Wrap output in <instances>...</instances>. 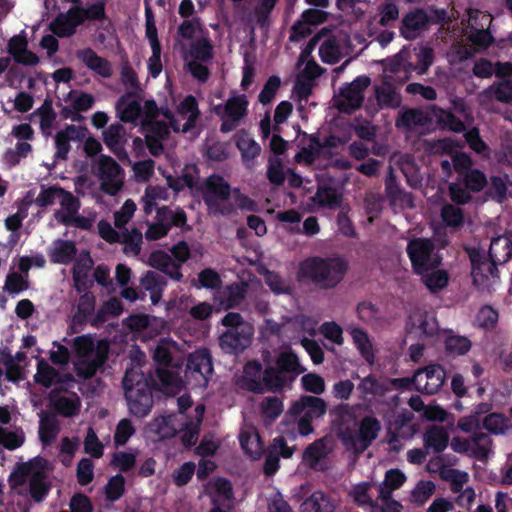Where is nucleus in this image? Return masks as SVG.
<instances>
[{
    "label": "nucleus",
    "mask_w": 512,
    "mask_h": 512,
    "mask_svg": "<svg viewBox=\"0 0 512 512\" xmlns=\"http://www.w3.org/2000/svg\"><path fill=\"white\" fill-rule=\"evenodd\" d=\"M264 367L258 360L248 361L239 380L242 389L255 394L281 392L305 371L291 349L281 351L271 360L269 351L263 354Z\"/></svg>",
    "instance_id": "nucleus-1"
},
{
    "label": "nucleus",
    "mask_w": 512,
    "mask_h": 512,
    "mask_svg": "<svg viewBox=\"0 0 512 512\" xmlns=\"http://www.w3.org/2000/svg\"><path fill=\"white\" fill-rule=\"evenodd\" d=\"M347 271L348 263L340 257L313 256L300 262L298 277L320 290H330L343 280Z\"/></svg>",
    "instance_id": "nucleus-2"
},
{
    "label": "nucleus",
    "mask_w": 512,
    "mask_h": 512,
    "mask_svg": "<svg viewBox=\"0 0 512 512\" xmlns=\"http://www.w3.org/2000/svg\"><path fill=\"white\" fill-rule=\"evenodd\" d=\"M406 253L415 274H425L442 265V254L431 238L410 239L406 246Z\"/></svg>",
    "instance_id": "nucleus-3"
},
{
    "label": "nucleus",
    "mask_w": 512,
    "mask_h": 512,
    "mask_svg": "<svg viewBox=\"0 0 512 512\" xmlns=\"http://www.w3.org/2000/svg\"><path fill=\"white\" fill-rule=\"evenodd\" d=\"M326 412V401L323 398L312 395H301L298 400L293 402L289 409V413L298 418V432L302 436L312 433V422L322 418Z\"/></svg>",
    "instance_id": "nucleus-4"
},
{
    "label": "nucleus",
    "mask_w": 512,
    "mask_h": 512,
    "mask_svg": "<svg viewBox=\"0 0 512 512\" xmlns=\"http://www.w3.org/2000/svg\"><path fill=\"white\" fill-rule=\"evenodd\" d=\"M367 75L357 76L351 83L340 89L336 107L342 113H352L359 109L364 101V91L370 85Z\"/></svg>",
    "instance_id": "nucleus-5"
},
{
    "label": "nucleus",
    "mask_w": 512,
    "mask_h": 512,
    "mask_svg": "<svg viewBox=\"0 0 512 512\" xmlns=\"http://www.w3.org/2000/svg\"><path fill=\"white\" fill-rule=\"evenodd\" d=\"M471 261L474 286L478 288L489 287V279L499 278L498 264L486 256L485 252L481 249L472 248L468 251Z\"/></svg>",
    "instance_id": "nucleus-6"
},
{
    "label": "nucleus",
    "mask_w": 512,
    "mask_h": 512,
    "mask_svg": "<svg viewBox=\"0 0 512 512\" xmlns=\"http://www.w3.org/2000/svg\"><path fill=\"white\" fill-rule=\"evenodd\" d=\"M446 378L445 369L439 364H430L416 371L413 383L418 391L427 395L437 393Z\"/></svg>",
    "instance_id": "nucleus-7"
},
{
    "label": "nucleus",
    "mask_w": 512,
    "mask_h": 512,
    "mask_svg": "<svg viewBox=\"0 0 512 512\" xmlns=\"http://www.w3.org/2000/svg\"><path fill=\"white\" fill-rule=\"evenodd\" d=\"M97 171L101 180V189L109 195H115L122 186L121 181L117 179L122 173L120 165L111 156L101 155L98 160Z\"/></svg>",
    "instance_id": "nucleus-8"
},
{
    "label": "nucleus",
    "mask_w": 512,
    "mask_h": 512,
    "mask_svg": "<svg viewBox=\"0 0 512 512\" xmlns=\"http://www.w3.org/2000/svg\"><path fill=\"white\" fill-rule=\"evenodd\" d=\"M110 353V343L106 339H99L97 354L93 358L80 359L74 364V371L78 378L92 379L105 365Z\"/></svg>",
    "instance_id": "nucleus-9"
},
{
    "label": "nucleus",
    "mask_w": 512,
    "mask_h": 512,
    "mask_svg": "<svg viewBox=\"0 0 512 512\" xmlns=\"http://www.w3.org/2000/svg\"><path fill=\"white\" fill-rule=\"evenodd\" d=\"M233 330H227L219 337V345L226 354L242 353L252 342L254 334L253 326H243Z\"/></svg>",
    "instance_id": "nucleus-10"
},
{
    "label": "nucleus",
    "mask_w": 512,
    "mask_h": 512,
    "mask_svg": "<svg viewBox=\"0 0 512 512\" xmlns=\"http://www.w3.org/2000/svg\"><path fill=\"white\" fill-rule=\"evenodd\" d=\"M471 444L474 445L473 456L480 461L486 460L490 446L492 445V440L488 434L482 431L473 432L469 439L454 437L451 442V448L457 453L464 454L470 450Z\"/></svg>",
    "instance_id": "nucleus-11"
},
{
    "label": "nucleus",
    "mask_w": 512,
    "mask_h": 512,
    "mask_svg": "<svg viewBox=\"0 0 512 512\" xmlns=\"http://www.w3.org/2000/svg\"><path fill=\"white\" fill-rule=\"evenodd\" d=\"M212 356L207 348H199L191 353L187 360L186 374L191 376L198 375L201 385L206 387L213 374Z\"/></svg>",
    "instance_id": "nucleus-12"
},
{
    "label": "nucleus",
    "mask_w": 512,
    "mask_h": 512,
    "mask_svg": "<svg viewBox=\"0 0 512 512\" xmlns=\"http://www.w3.org/2000/svg\"><path fill=\"white\" fill-rule=\"evenodd\" d=\"M247 293L246 282H233L216 291L214 300L221 309L229 310L238 307L245 300Z\"/></svg>",
    "instance_id": "nucleus-13"
},
{
    "label": "nucleus",
    "mask_w": 512,
    "mask_h": 512,
    "mask_svg": "<svg viewBox=\"0 0 512 512\" xmlns=\"http://www.w3.org/2000/svg\"><path fill=\"white\" fill-rule=\"evenodd\" d=\"M154 387L124 390L129 412L137 418L147 416L153 406L152 390Z\"/></svg>",
    "instance_id": "nucleus-14"
},
{
    "label": "nucleus",
    "mask_w": 512,
    "mask_h": 512,
    "mask_svg": "<svg viewBox=\"0 0 512 512\" xmlns=\"http://www.w3.org/2000/svg\"><path fill=\"white\" fill-rule=\"evenodd\" d=\"M425 9L416 8L409 11L402 19L400 34L406 40H415L428 30V20Z\"/></svg>",
    "instance_id": "nucleus-15"
},
{
    "label": "nucleus",
    "mask_w": 512,
    "mask_h": 512,
    "mask_svg": "<svg viewBox=\"0 0 512 512\" xmlns=\"http://www.w3.org/2000/svg\"><path fill=\"white\" fill-rule=\"evenodd\" d=\"M230 184L220 175L213 174L205 182L204 202L209 207H215L219 201L229 200Z\"/></svg>",
    "instance_id": "nucleus-16"
},
{
    "label": "nucleus",
    "mask_w": 512,
    "mask_h": 512,
    "mask_svg": "<svg viewBox=\"0 0 512 512\" xmlns=\"http://www.w3.org/2000/svg\"><path fill=\"white\" fill-rule=\"evenodd\" d=\"M75 55L89 70L102 78H110L112 76L113 69L110 61L99 56L92 48L79 49Z\"/></svg>",
    "instance_id": "nucleus-17"
},
{
    "label": "nucleus",
    "mask_w": 512,
    "mask_h": 512,
    "mask_svg": "<svg viewBox=\"0 0 512 512\" xmlns=\"http://www.w3.org/2000/svg\"><path fill=\"white\" fill-rule=\"evenodd\" d=\"M380 429L381 425L378 419L372 416L364 417L360 423L358 435L350 437L355 449L359 452L365 451L377 438Z\"/></svg>",
    "instance_id": "nucleus-18"
},
{
    "label": "nucleus",
    "mask_w": 512,
    "mask_h": 512,
    "mask_svg": "<svg viewBox=\"0 0 512 512\" xmlns=\"http://www.w3.org/2000/svg\"><path fill=\"white\" fill-rule=\"evenodd\" d=\"M328 454L329 449L324 439H318L305 448L302 460L310 469L324 472L328 469L324 462Z\"/></svg>",
    "instance_id": "nucleus-19"
},
{
    "label": "nucleus",
    "mask_w": 512,
    "mask_h": 512,
    "mask_svg": "<svg viewBox=\"0 0 512 512\" xmlns=\"http://www.w3.org/2000/svg\"><path fill=\"white\" fill-rule=\"evenodd\" d=\"M351 378L360 380L357 390L361 399H366L368 396L382 397L390 390L388 380L378 379L373 374L361 378L357 372H352Z\"/></svg>",
    "instance_id": "nucleus-20"
},
{
    "label": "nucleus",
    "mask_w": 512,
    "mask_h": 512,
    "mask_svg": "<svg viewBox=\"0 0 512 512\" xmlns=\"http://www.w3.org/2000/svg\"><path fill=\"white\" fill-rule=\"evenodd\" d=\"M39 416V440L43 447H49L55 442L60 433V421L56 415L44 411H41Z\"/></svg>",
    "instance_id": "nucleus-21"
},
{
    "label": "nucleus",
    "mask_w": 512,
    "mask_h": 512,
    "mask_svg": "<svg viewBox=\"0 0 512 512\" xmlns=\"http://www.w3.org/2000/svg\"><path fill=\"white\" fill-rule=\"evenodd\" d=\"M449 444V434L443 426L432 425L423 434V446L427 452L439 454Z\"/></svg>",
    "instance_id": "nucleus-22"
},
{
    "label": "nucleus",
    "mask_w": 512,
    "mask_h": 512,
    "mask_svg": "<svg viewBox=\"0 0 512 512\" xmlns=\"http://www.w3.org/2000/svg\"><path fill=\"white\" fill-rule=\"evenodd\" d=\"M125 128L120 123L111 124L103 132V141L105 145L114 153L118 159L124 160L128 158L124 148Z\"/></svg>",
    "instance_id": "nucleus-23"
},
{
    "label": "nucleus",
    "mask_w": 512,
    "mask_h": 512,
    "mask_svg": "<svg viewBox=\"0 0 512 512\" xmlns=\"http://www.w3.org/2000/svg\"><path fill=\"white\" fill-rule=\"evenodd\" d=\"M122 385L124 390L148 387L159 389L158 383L151 371L145 373L140 367L136 366L130 367L125 371Z\"/></svg>",
    "instance_id": "nucleus-24"
},
{
    "label": "nucleus",
    "mask_w": 512,
    "mask_h": 512,
    "mask_svg": "<svg viewBox=\"0 0 512 512\" xmlns=\"http://www.w3.org/2000/svg\"><path fill=\"white\" fill-rule=\"evenodd\" d=\"M49 400L54 411L63 417H74L81 408V400L75 392L71 393V397H66L56 396L55 390H52L49 394Z\"/></svg>",
    "instance_id": "nucleus-25"
},
{
    "label": "nucleus",
    "mask_w": 512,
    "mask_h": 512,
    "mask_svg": "<svg viewBox=\"0 0 512 512\" xmlns=\"http://www.w3.org/2000/svg\"><path fill=\"white\" fill-rule=\"evenodd\" d=\"M46 473L42 470L34 471L28 481L22 496L30 495L35 502H41L48 495L51 485L46 481Z\"/></svg>",
    "instance_id": "nucleus-26"
},
{
    "label": "nucleus",
    "mask_w": 512,
    "mask_h": 512,
    "mask_svg": "<svg viewBox=\"0 0 512 512\" xmlns=\"http://www.w3.org/2000/svg\"><path fill=\"white\" fill-rule=\"evenodd\" d=\"M335 504L323 491H314L300 506V512H334Z\"/></svg>",
    "instance_id": "nucleus-27"
},
{
    "label": "nucleus",
    "mask_w": 512,
    "mask_h": 512,
    "mask_svg": "<svg viewBox=\"0 0 512 512\" xmlns=\"http://www.w3.org/2000/svg\"><path fill=\"white\" fill-rule=\"evenodd\" d=\"M489 100H496L503 104L512 103V79H504L493 82L485 88L481 94Z\"/></svg>",
    "instance_id": "nucleus-28"
},
{
    "label": "nucleus",
    "mask_w": 512,
    "mask_h": 512,
    "mask_svg": "<svg viewBox=\"0 0 512 512\" xmlns=\"http://www.w3.org/2000/svg\"><path fill=\"white\" fill-rule=\"evenodd\" d=\"M235 145L241 152L244 163L253 161L261 152L260 145L245 130L237 132L234 136Z\"/></svg>",
    "instance_id": "nucleus-29"
},
{
    "label": "nucleus",
    "mask_w": 512,
    "mask_h": 512,
    "mask_svg": "<svg viewBox=\"0 0 512 512\" xmlns=\"http://www.w3.org/2000/svg\"><path fill=\"white\" fill-rule=\"evenodd\" d=\"M488 257L498 265L508 262L512 258V240L507 236H498L493 238Z\"/></svg>",
    "instance_id": "nucleus-30"
},
{
    "label": "nucleus",
    "mask_w": 512,
    "mask_h": 512,
    "mask_svg": "<svg viewBox=\"0 0 512 512\" xmlns=\"http://www.w3.org/2000/svg\"><path fill=\"white\" fill-rule=\"evenodd\" d=\"M70 346L78 360L89 358L92 354H97L99 340L95 342L92 334H83L76 336L70 341Z\"/></svg>",
    "instance_id": "nucleus-31"
},
{
    "label": "nucleus",
    "mask_w": 512,
    "mask_h": 512,
    "mask_svg": "<svg viewBox=\"0 0 512 512\" xmlns=\"http://www.w3.org/2000/svg\"><path fill=\"white\" fill-rule=\"evenodd\" d=\"M77 249L74 242L58 239L54 248L50 250V261L55 264H69L76 256Z\"/></svg>",
    "instance_id": "nucleus-32"
},
{
    "label": "nucleus",
    "mask_w": 512,
    "mask_h": 512,
    "mask_svg": "<svg viewBox=\"0 0 512 512\" xmlns=\"http://www.w3.org/2000/svg\"><path fill=\"white\" fill-rule=\"evenodd\" d=\"M439 477L441 480L450 483V490L454 494H459L469 481V474L466 471L448 466H442L439 469Z\"/></svg>",
    "instance_id": "nucleus-33"
},
{
    "label": "nucleus",
    "mask_w": 512,
    "mask_h": 512,
    "mask_svg": "<svg viewBox=\"0 0 512 512\" xmlns=\"http://www.w3.org/2000/svg\"><path fill=\"white\" fill-rule=\"evenodd\" d=\"M375 97L381 109H395L401 104V96L396 92L395 87L386 81L381 86L375 87Z\"/></svg>",
    "instance_id": "nucleus-34"
},
{
    "label": "nucleus",
    "mask_w": 512,
    "mask_h": 512,
    "mask_svg": "<svg viewBox=\"0 0 512 512\" xmlns=\"http://www.w3.org/2000/svg\"><path fill=\"white\" fill-rule=\"evenodd\" d=\"M350 334L360 355L369 364H374L375 354L368 333L360 327H354L351 329Z\"/></svg>",
    "instance_id": "nucleus-35"
},
{
    "label": "nucleus",
    "mask_w": 512,
    "mask_h": 512,
    "mask_svg": "<svg viewBox=\"0 0 512 512\" xmlns=\"http://www.w3.org/2000/svg\"><path fill=\"white\" fill-rule=\"evenodd\" d=\"M95 310V296L91 292H85L79 298L77 310L73 315L72 322L77 325H84Z\"/></svg>",
    "instance_id": "nucleus-36"
},
{
    "label": "nucleus",
    "mask_w": 512,
    "mask_h": 512,
    "mask_svg": "<svg viewBox=\"0 0 512 512\" xmlns=\"http://www.w3.org/2000/svg\"><path fill=\"white\" fill-rule=\"evenodd\" d=\"M130 96L127 94L126 96H122L116 105L117 113L120 120L124 123H133L135 122L140 114H141V105L137 100L126 101V97Z\"/></svg>",
    "instance_id": "nucleus-37"
},
{
    "label": "nucleus",
    "mask_w": 512,
    "mask_h": 512,
    "mask_svg": "<svg viewBox=\"0 0 512 512\" xmlns=\"http://www.w3.org/2000/svg\"><path fill=\"white\" fill-rule=\"evenodd\" d=\"M248 100L244 94L229 98L223 108V116L240 121L247 114Z\"/></svg>",
    "instance_id": "nucleus-38"
},
{
    "label": "nucleus",
    "mask_w": 512,
    "mask_h": 512,
    "mask_svg": "<svg viewBox=\"0 0 512 512\" xmlns=\"http://www.w3.org/2000/svg\"><path fill=\"white\" fill-rule=\"evenodd\" d=\"M399 168L411 188L417 189L422 185V176L419 167L410 155H406L400 159Z\"/></svg>",
    "instance_id": "nucleus-39"
},
{
    "label": "nucleus",
    "mask_w": 512,
    "mask_h": 512,
    "mask_svg": "<svg viewBox=\"0 0 512 512\" xmlns=\"http://www.w3.org/2000/svg\"><path fill=\"white\" fill-rule=\"evenodd\" d=\"M33 472L32 466L29 463H24L17 469V471L11 473L9 483L11 489L16 492L18 496H22L24 494L25 488L27 487L28 481Z\"/></svg>",
    "instance_id": "nucleus-40"
},
{
    "label": "nucleus",
    "mask_w": 512,
    "mask_h": 512,
    "mask_svg": "<svg viewBox=\"0 0 512 512\" xmlns=\"http://www.w3.org/2000/svg\"><path fill=\"white\" fill-rule=\"evenodd\" d=\"M427 116L419 109H407L396 119L397 128L411 129L417 126H423L427 123Z\"/></svg>",
    "instance_id": "nucleus-41"
},
{
    "label": "nucleus",
    "mask_w": 512,
    "mask_h": 512,
    "mask_svg": "<svg viewBox=\"0 0 512 512\" xmlns=\"http://www.w3.org/2000/svg\"><path fill=\"white\" fill-rule=\"evenodd\" d=\"M58 370L52 367L45 359L40 358L37 362V372L34 375V381L45 388H50L54 385Z\"/></svg>",
    "instance_id": "nucleus-42"
},
{
    "label": "nucleus",
    "mask_w": 512,
    "mask_h": 512,
    "mask_svg": "<svg viewBox=\"0 0 512 512\" xmlns=\"http://www.w3.org/2000/svg\"><path fill=\"white\" fill-rule=\"evenodd\" d=\"M315 200L321 207L334 209L341 205L342 194L339 193L334 187L323 186L318 188L315 195Z\"/></svg>",
    "instance_id": "nucleus-43"
},
{
    "label": "nucleus",
    "mask_w": 512,
    "mask_h": 512,
    "mask_svg": "<svg viewBox=\"0 0 512 512\" xmlns=\"http://www.w3.org/2000/svg\"><path fill=\"white\" fill-rule=\"evenodd\" d=\"M441 219L443 223L450 228H460L464 224V213L463 210L453 204H445L441 208Z\"/></svg>",
    "instance_id": "nucleus-44"
},
{
    "label": "nucleus",
    "mask_w": 512,
    "mask_h": 512,
    "mask_svg": "<svg viewBox=\"0 0 512 512\" xmlns=\"http://www.w3.org/2000/svg\"><path fill=\"white\" fill-rule=\"evenodd\" d=\"M420 275L424 284L431 292H438L448 285L449 276L445 270L437 268Z\"/></svg>",
    "instance_id": "nucleus-45"
},
{
    "label": "nucleus",
    "mask_w": 512,
    "mask_h": 512,
    "mask_svg": "<svg viewBox=\"0 0 512 512\" xmlns=\"http://www.w3.org/2000/svg\"><path fill=\"white\" fill-rule=\"evenodd\" d=\"M192 61L209 62L213 59V46L207 38H199L190 46Z\"/></svg>",
    "instance_id": "nucleus-46"
},
{
    "label": "nucleus",
    "mask_w": 512,
    "mask_h": 512,
    "mask_svg": "<svg viewBox=\"0 0 512 512\" xmlns=\"http://www.w3.org/2000/svg\"><path fill=\"white\" fill-rule=\"evenodd\" d=\"M482 426L492 434H504L509 427V419L503 413H490L484 417Z\"/></svg>",
    "instance_id": "nucleus-47"
},
{
    "label": "nucleus",
    "mask_w": 512,
    "mask_h": 512,
    "mask_svg": "<svg viewBox=\"0 0 512 512\" xmlns=\"http://www.w3.org/2000/svg\"><path fill=\"white\" fill-rule=\"evenodd\" d=\"M49 31L59 38H69L76 30L69 22L64 12H60L48 25Z\"/></svg>",
    "instance_id": "nucleus-48"
},
{
    "label": "nucleus",
    "mask_w": 512,
    "mask_h": 512,
    "mask_svg": "<svg viewBox=\"0 0 512 512\" xmlns=\"http://www.w3.org/2000/svg\"><path fill=\"white\" fill-rule=\"evenodd\" d=\"M125 477L122 474L112 476L105 486V498L109 502L119 500L125 493Z\"/></svg>",
    "instance_id": "nucleus-49"
},
{
    "label": "nucleus",
    "mask_w": 512,
    "mask_h": 512,
    "mask_svg": "<svg viewBox=\"0 0 512 512\" xmlns=\"http://www.w3.org/2000/svg\"><path fill=\"white\" fill-rule=\"evenodd\" d=\"M142 238V233L137 228H133L131 231L125 229L120 234V242L124 244V251L134 255L140 253Z\"/></svg>",
    "instance_id": "nucleus-50"
},
{
    "label": "nucleus",
    "mask_w": 512,
    "mask_h": 512,
    "mask_svg": "<svg viewBox=\"0 0 512 512\" xmlns=\"http://www.w3.org/2000/svg\"><path fill=\"white\" fill-rule=\"evenodd\" d=\"M508 179V175H505V178L501 176H491L490 183L487 188L486 194L497 203H503L507 197V185L506 180Z\"/></svg>",
    "instance_id": "nucleus-51"
},
{
    "label": "nucleus",
    "mask_w": 512,
    "mask_h": 512,
    "mask_svg": "<svg viewBox=\"0 0 512 512\" xmlns=\"http://www.w3.org/2000/svg\"><path fill=\"white\" fill-rule=\"evenodd\" d=\"M136 429L132 421L128 418L121 419L116 425L113 440L115 447L124 446L129 439L135 434Z\"/></svg>",
    "instance_id": "nucleus-52"
},
{
    "label": "nucleus",
    "mask_w": 512,
    "mask_h": 512,
    "mask_svg": "<svg viewBox=\"0 0 512 512\" xmlns=\"http://www.w3.org/2000/svg\"><path fill=\"white\" fill-rule=\"evenodd\" d=\"M68 99L73 104L74 111L81 114L91 109L95 103V98L92 94L71 90L68 94Z\"/></svg>",
    "instance_id": "nucleus-53"
},
{
    "label": "nucleus",
    "mask_w": 512,
    "mask_h": 512,
    "mask_svg": "<svg viewBox=\"0 0 512 512\" xmlns=\"http://www.w3.org/2000/svg\"><path fill=\"white\" fill-rule=\"evenodd\" d=\"M28 288V278L17 272H10L7 274L3 287L4 291L8 292L10 295H16Z\"/></svg>",
    "instance_id": "nucleus-54"
},
{
    "label": "nucleus",
    "mask_w": 512,
    "mask_h": 512,
    "mask_svg": "<svg viewBox=\"0 0 512 512\" xmlns=\"http://www.w3.org/2000/svg\"><path fill=\"white\" fill-rule=\"evenodd\" d=\"M461 178L465 187L471 192H479L488 184L486 175L479 169H471Z\"/></svg>",
    "instance_id": "nucleus-55"
},
{
    "label": "nucleus",
    "mask_w": 512,
    "mask_h": 512,
    "mask_svg": "<svg viewBox=\"0 0 512 512\" xmlns=\"http://www.w3.org/2000/svg\"><path fill=\"white\" fill-rule=\"evenodd\" d=\"M412 65L407 61L402 52L396 54L390 59H387L384 65V72L391 74H399L403 72L404 78H408V73L411 71Z\"/></svg>",
    "instance_id": "nucleus-56"
},
{
    "label": "nucleus",
    "mask_w": 512,
    "mask_h": 512,
    "mask_svg": "<svg viewBox=\"0 0 512 512\" xmlns=\"http://www.w3.org/2000/svg\"><path fill=\"white\" fill-rule=\"evenodd\" d=\"M321 60L327 64H336L340 61L341 52L335 39L325 40L319 48Z\"/></svg>",
    "instance_id": "nucleus-57"
},
{
    "label": "nucleus",
    "mask_w": 512,
    "mask_h": 512,
    "mask_svg": "<svg viewBox=\"0 0 512 512\" xmlns=\"http://www.w3.org/2000/svg\"><path fill=\"white\" fill-rule=\"evenodd\" d=\"M25 436L22 430L10 431L0 427V445L8 450H15L23 445Z\"/></svg>",
    "instance_id": "nucleus-58"
},
{
    "label": "nucleus",
    "mask_w": 512,
    "mask_h": 512,
    "mask_svg": "<svg viewBox=\"0 0 512 512\" xmlns=\"http://www.w3.org/2000/svg\"><path fill=\"white\" fill-rule=\"evenodd\" d=\"M445 348L451 354L464 355L471 349V341L465 336L450 335L445 339Z\"/></svg>",
    "instance_id": "nucleus-59"
},
{
    "label": "nucleus",
    "mask_w": 512,
    "mask_h": 512,
    "mask_svg": "<svg viewBox=\"0 0 512 512\" xmlns=\"http://www.w3.org/2000/svg\"><path fill=\"white\" fill-rule=\"evenodd\" d=\"M281 86V79L277 75L270 76L265 82L258 96V101L263 105L270 104Z\"/></svg>",
    "instance_id": "nucleus-60"
},
{
    "label": "nucleus",
    "mask_w": 512,
    "mask_h": 512,
    "mask_svg": "<svg viewBox=\"0 0 512 512\" xmlns=\"http://www.w3.org/2000/svg\"><path fill=\"white\" fill-rule=\"evenodd\" d=\"M371 484L369 482H361L353 488V499L358 506H369L377 508V502L369 495Z\"/></svg>",
    "instance_id": "nucleus-61"
},
{
    "label": "nucleus",
    "mask_w": 512,
    "mask_h": 512,
    "mask_svg": "<svg viewBox=\"0 0 512 512\" xmlns=\"http://www.w3.org/2000/svg\"><path fill=\"white\" fill-rule=\"evenodd\" d=\"M198 282L200 287L206 289H217V291L221 288L222 279L220 274L212 269V268H204L198 273Z\"/></svg>",
    "instance_id": "nucleus-62"
},
{
    "label": "nucleus",
    "mask_w": 512,
    "mask_h": 512,
    "mask_svg": "<svg viewBox=\"0 0 512 512\" xmlns=\"http://www.w3.org/2000/svg\"><path fill=\"white\" fill-rule=\"evenodd\" d=\"M104 446L99 440L92 427H89L84 439V451L93 458H100L103 455Z\"/></svg>",
    "instance_id": "nucleus-63"
},
{
    "label": "nucleus",
    "mask_w": 512,
    "mask_h": 512,
    "mask_svg": "<svg viewBox=\"0 0 512 512\" xmlns=\"http://www.w3.org/2000/svg\"><path fill=\"white\" fill-rule=\"evenodd\" d=\"M469 30L468 40L478 50H486L494 42V37L489 29Z\"/></svg>",
    "instance_id": "nucleus-64"
}]
</instances>
